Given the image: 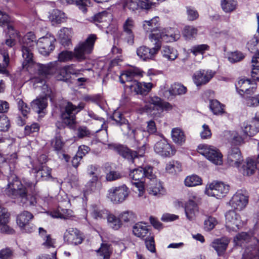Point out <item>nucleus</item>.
Listing matches in <instances>:
<instances>
[{"mask_svg": "<svg viewBox=\"0 0 259 259\" xmlns=\"http://www.w3.org/2000/svg\"><path fill=\"white\" fill-rule=\"evenodd\" d=\"M225 218L226 227L229 231H237L242 225L239 215L234 210L227 211Z\"/></svg>", "mask_w": 259, "mask_h": 259, "instance_id": "15", "label": "nucleus"}, {"mask_svg": "<svg viewBox=\"0 0 259 259\" xmlns=\"http://www.w3.org/2000/svg\"><path fill=\"white\" fill-rule=\"evenodd\" d=\"M230 240L226 237L214 239L211 244V246L217 251L220 256L225 252Z\"/></svg>", "mask_w": 259, "mask_h": 259, "instance_id": "23", "label": "nucleus"}, {"mask_svg": "<svg viewBox=\"0 0 259 259\" xmlns=\"http://www.w3.org/2000/svg\"><path fill=\"white\" fill-rule=\"evenodd\" d=\"M52 145L55 150L59 151L62 149L64 146V143L60 136H57L52 140Z\"/></svg>", "mask_w": 259, "mask_h": 259, "instance_id": "61", "label": "nucleus"}, {"mask_svg": "<svg viewBox=\"0 0 259 259\" xmlns=\"http://www.w3.org/2000/svg\"><path fill=\"white\" fill-rule=\"evenodd\" d=\"M13 252L10 248H5L0 250L1 259H12Z\"/></svg>", "mask_w": 259, "mask_h": 259, "instance_id": "64", "label": "nucleus"}, {"mask_svg": "<svg viewBox=\"0 0 259 259\" xmlns=\"http://www.w3.org/2000/svg\"><path fill=\"white\" fill-rule=\"evenodd\" d=\"M150 181L148 190L150 195L159 196L164 193L163 188L161 183L155 179V177Z\"/></svg>", "mask_w": 259, "mask_h": 259, "instance_id": "32", "label": "nucleus"}, {"mask_svg": "<svg viewBox=\"0 0 259 259\" xmlns=\"http://www.w3.org/2000/svg\"><path fill=\"white\" fill-rule=\"evenodd\" d=\"M71 30L67 28H63L59 32L60 43L64 47H68L71 44Z\"/></svg>", "mask_w": 259, "mask_h": 259, "instance_id": "34", "label": "nucleus"}, {"mask_svg": "<svg viewBox=\"0 0 259 259\" xmlns=\"http://www.w3.org/2000/svg\"><path fill=\"white\" fill-rule=\"evenodd\" d=\"M69 74H76L77 72L72 70V66H64L60 69L57 78L58 80H66L67 79Z\"/></svg>", "mask_w": 259, "mask_h": 259, "instance_id": "40", "label": "nucleus"}, {"mask_svg": "<svg viewBox=\"0 0 259 259\" xmlns=\"http://www.w3.org/2000/svg\"><path fill=\"white\" fill-rule=\"evenodd\" d=\"M153 44L155 46L152 48H149L145 46L138 48L137 50V55L144 61L152 59L161 47V43L159 41L154 42Z\"/></svg>", "mask_w": 259, "mask_h": 259, "instance_id": "14", "label": "nucleus"}, {"mask_svg": "<svg viewBox=\"0 0 259 259\" xmlns=\"http://www.w3.org/2000/svg\"><path fill=\"white\" fill-rule=\"evenodd\" d=\"M55 41V38L52 35L40 38L37 44L40 54L44 56L49 55L55 48L54 42Z\"/></svg>", "mask_w": 259, "mask_h": 259, "instance_id": "17", "label": "nucleus"}, {"mask_svg": "<svg viewBox=\"0 0 259 259\" xmlns=\"http://www.w3.org/2000/svg\"><path fill=\"white\" fill-rule=\"evenodd\" d=\"M37 173L45 180L51 178V169L46 165H42L37 171Z\"/></svg>", "mask_w": 259, "mask_h": 259, "instance_id": "55", "label": "nucleus"}, {"mask_svg": "<svg viewBox=\"0 0 259 259\" xmlns=\"http://www.w3.org/2000/svg\"><path fill=\"white\" fill-rule=\"evenodd\" d=\"M185 213L187 219L189 220H193L198 213V208L195 201L192 199L186 203Z\"/></svg>", "mask_w": 259, "mask_h": 259, "instance_id": "31", "label": "nucleus"}, {"mask_svg": "<svg viewBox=\"0 0 259 259\" xmlns=\"http://www.w3.org/2000/svg\"><path fill=\"white\" fill-rule=\"evenodd\" d=\"M143 72L138 68H131L125 70L122 73L119 80L121 83H124L125 81H131L135 77H141L143 76Z\"/></svg>", "mask_w": 259, "mask_h": 259, "instance_id": "25", "label": "nucleus"}, {"mask_svg": "<svg viewBox=\"0 0 259 259\" xmlns=\"http://www.w3.org/2000/svg\"><path fill=\"white\" fill-rule=\"evenodd\" d=\"M129 193L128 189L125 185L113 187L108 190V197L114 203H120L126 200Z\"/></svg>", "mask_w": 259, "mask_h": 259, "instance_id": "9", "label": "nucleus"}, {"mask_svg": "<svg viewBox=\"0 0 259 259\" xmlns=\"http://www.w3.org/2000/svg\"><path fill=\"white\" fill-rule=\"evenodd\" d=\"M209 107L214 114H220L224 112L223 105L216 100L210 101Z\"/></svg>", "mask_w": 259, "mask_h": 259, "instance_id": "49", "label": "nucleus"}, {"mask_svg": "<svg viewBox=\"0 0 259 259\" xmlns=\"http://www.w3.org/2000/svg\"><path fill=\"white\" fill-rule=\"evenodd\" d=\"M145 244L147 248L151 252H155V246L154 240L153 236L149 235V236L145 238Z\"/></svg>", "mask_w": 259, "mask_h": 259, "instance_id": "58", "label": "nucleus"}, {"mask_svg": "<svg viewBox=\"0 0 259 259\" xmlns=\"http://www.w3.org/2000/svg\"><path fill=\"white\" fill-rule=\"evenodd\" d=\"M258 121L259 118H255L250 123L244 122L241 126L242 131L243 133V135L241 137H235V139L240 143L247 136L251 137L257 133L259 132Z\"/></svg>", "mask_w": 259, "mask_h": 259, "instance_id": "12", "label": "nucleus"}, {"mask_svg": "<svg viewBox=\"0 0 259 259\" xmlns=\"http://www.w3.org/2000/svg\"><path fill=\"white\" fill-rule=\"evenodd\" d=\"M129 176L133 181H135L132 183L138 188L139 197L142 196L144 193V180L146 178L152 180L155 178V175L152 171V167L151 166L145 167L140 166L131 171Z\"/></svg>", "mask_w": 259, "mask_h": 259, "instance_id": "3", "label": "nucleus"}, {"mask_svg": "<svg viewBox=\"0 0 259 259\" xmlns=\"http://www.w3.org/2000/svg\"><path fill=\"white\" fill-rule=\"evenodd\" d=\"M62 3L65 2L68 4H76L79 6V8L83 12L87 11L86 6L88 3V0H61Z\"/></svg>", "mask_w": 259, "mask_h": 259, "instance_id": "53", "label": "nucleus"}, {"mask_svg": "<svg viewBox=\"0 0 259 259\" xmlns=\"http://www.w3.org/2000/svg\"><path fill=\"white\" fill-rule=\"evenodd\" d=\"M155 4L149 0H124L123 7L132 11H136L139 9L149 10Z\"/></svg>", "mask_w": 259, "mask_h": 259, "instance_id": "13", "label": "nucleus"}, {"mask_svg": "<svg viewBox=\"0 0 259 259\" xmlns=\"http://www.w3.org/2000/svg\"><path fill=\"white\" fill-rule=\"evenodd\" d=\"M64 239L69 244L76 245L81 244L83 238L79 230L71 228L66 230L64 235Z\"/></svg>", "mask_w": 259, "mask_h": 259, "instance_id": "18", "label": "nucleus"}, {"mask_svg": "<svg viewBox=\"0 0 259 259\" xmlns=\"http://www.w3.org/2000/svg\"><path fill=\"white\" fill-rule=\"evenodd\" d=\"M50 91L48 90L47 92H45V96L38 98L31 102L32 108L36 110L38 113L42 112L44 109L47 107L48 105V97L50 95Z\"/></svg>", "mask_w": 259, "mask_h": 259, "instance_id": "26", "label": "nucleus"}, {"mask_svg": "<svg viewBox=\"0 0 259 259\" xmlns=\"http://www.w3.org/2000/svg\"><path fill=\"white\" fill-rule=\"evenodd\" d=\"M221 6L224 12L230 13L236 9L237 2L236 0H221Z\"/></svg>", "mask_w": 259, "mask_h": 259, "instance_id": "35", "label": "nucleus"}, {"mask_svg": "<svg viewBox=\"0 0 259 259\" xmlns=\"http://www.w3.org/2000/svg\"><path fill=\"white\" fill-rule=\"evenodd\" d=\"M97 36L95 34H90L84 41L79 42L74 48L75 59L81 62L87 59V55L91 54L94 49Z\"/></svg>", "mask_w": 259, "mask_h": 259, "instance_id": "5", "label": "nucleus"}, {"mask_svg": "<svg viewBox=\"0 0 259 259\" xmlns=\"http://www.w3.org/2000/svg\"><path fill=\"white\" fill-rule=\"evenodd\" d=\"M73 58H75L74 51H63L58 54V61L62 62L71 61Z\"/></svg>", "mask_w": 259, "mask_h": 259, "instance_id": "46", "label": "nucleus"}, {"mask_svg": "<svg viewBox=\"0 0 259 259\" xmlns=\"http://www.w3.org/2000/svg\"><path fill=\"white\" fill-rule=\"evenodd\" d=\"M33 215L32 214L27 211H24L21 213L17 216V223L21 229H24L25 232H31L32 228H31L30 230H27L26 229L29 222L33 219Z\"/></svg>", "mask_w": 259, "mask_h": 259, "instance_id": "24", "label": "nucleus"}, {"mask_svg": "<svg viewBox=\"0 0 259 259\" xmlns=\"http://www.w3.org/2000/svg\"><path fill=\"white\" fill-rule=\"evenodd\" d=\"M257 169L255 161L251 158H247L242 164L240 171L244 176H249L254 174Z\"/></svg>", "mask_w": 259, "mask_h": 259, "instance_id": "27", "label": "nucleus"}, {"mask_svg": "<svg viewBox=\"0 0 259 259\" xmlns=\"http://www.w3.org/2000/svg\"><path fill=\"white\" fill-rule=\"evenodd\" d=\"M158 19V17L154 18L150 20L149 21H145L143 22V28L147 32L148 31H153L155 30H154V27L156 25V24L158 22L157 19ZM157 32V31H155V32Z\"/></svg>", "mask_w": 259, "mask_h": 259, "instance_id": "54", "label": "nucleus"}, {"mask_svg": "<svg viewBox=\"0 0 259 259\" xmlns=\"http://www.w3.org/2000/svg\"><path fill=\"white\" fill-rule=\"evenodd\" d=\"M184 183L187 187H194L202 184V179L199 176L193 175L186 178Z\"/></svg>", "mask_w": 259, "mask_h": 259, "instance_id": "41", "label": "nucleus"}, {"mask_svg": "<svg viewBox=\"0 0 259 259\" xmlns=\"http://www.w3.org/2000/svg\"><path fill=\"white\" fill-rule=\"evenodd\" d=\"M245 103L247 106L250 107H256L259 106V94L253 97H245Z\"/></svg>", "mask_w": 259, "mask_h": 259, "instance_id": "52", "label": "nucleus"}, {"mask_svg": "<svg viewBox=\"0 0 259 259\" xmlns=\"http://www.w3.org/2000/svg\"><path fill=\"white\" fill-rule=\"evenodd\" d=\"M56 62H51L47 64H41L39 66L38 72L40 77L45 78L53 74L56 70Z\"/></svg>", "mask_w": 259, "mask_h": 259, "instance_id": "29", "label": "nucleus"}, {"mask_svg": "<svg viewBox=\"0 0 259 259\" xmlns=\"http://www.w3.org/2000/svg\"><path fill=\"white\" fill-rule=\"evenodd\" d=\"M129 87L137 95L146 96L150 92L153 84L151 82H141L134 80Z\"/></svg>", "mask_w": 259, "mask_h": 259, "instance_id": "20", "label": "nucleus"}, {"mask_svg": "<svg viewBox=\"0 0 259 259\" xmlns=\"http://www.w3.org/2000/svg\"><path fill=\"white\" fill-rule=\"evenodd\" d=\"M217 224V221L214 218L209 217L204 221V228L206 231H209L212 230Z\"/></svg>", "mask_w": 259, "mask_h": 259, "instance_id": "56", "label": "nucleus"}, {"mask_svg": "<svg viewBox=\"0 0 259 259\" xmlns=\"http://www.w3.org/2000/svg\"><path fill=\"white\" fill-rule=\"evenodd\" d=\"M229 185L222 182L215 181L210 183L205 189V194L209 196L220 199L225 197L229 191Z\"/></svg>", "mask_w": 259, "mask_h": 259, "instance_id": "8", "label": "nucleus"}, {"mask_svg": "<svg viewBox=\"0 0 259 259\" xmlns=\"http://www.w3.org/2000/svg\"><path fill=\"white\" fill-rule=\"evenodd\" d=\"M198 30L192 26H186L183 30L184 37L188 39L194 37L197 34Z\"/></svg>", "mask_w": 259, "mask_h": 259, "instance_id": "51", "label": "nucleus"}, {"mask_svg": "<svg viewBox=\"0 0 259 259\" xmlns=\"http://www.w3.org/2000/svg\"><path fill=\"white\" fill-rule=\"evenodd\" d=\"M121 39L126 41L130 45H133L134 42V34L133 31H122L121 34Z\"/></svg>", "mask_w": 259, "mask_h": 259, "instance_id": "59", "label": "nucleus"}, {"mask_svg": "<svg viewBox=\"0 0 259 259\" xmlns=\"http://www.w3.org/2000/svg\"><path fill=\"white\" fill-rule=\"evenodd\" d=\"M179 33H173V30L171 28H163L159 30L158 32L152 33L149 35V39L151 42H156L161 39L162 41L166 42H172L179 38Z\"/></svg>", "mask_w": 259, "mask_h": 259, "instance_id": "10", "label": "nucleus"}, {"mask_svg": "<svg viewBox=\"0 0 259 259\" xmlns=\"http://www.w3.org/2000/svg\"><path fill=\"white\" fill-rule=\"evenodd\" d=\"M186 9L189 20L194 21L198 18L199 14L195 9L190 7H187Z\"/></svg>", "mask_w": 259, "mask_h": 259, "instance_id": "63", "label": "nucleus"}, {"mask_svg": "<svg viewBox=\"0 0 259 259\" xmlns=\"http://www.w3.org/2000/svg\"><path fill=\"white\" fill-rule=\"evenodd\" d=\"M250 239V235L246 232L238 234L234 238V241L238 245L241 246L244 243L248 242Z\"/></svg>", "mask_w": 259, "mask_h": 259, "instance_id": "48", "label": "nucleus"}, {"mask_svg": "<svg viewBox=\"0 0 259 259\" xmlns=\"http://www.w3.org/2000/svg\"><path fill=\"white\" fill-rule=\"evenodd\" d=\"M108 15V13L106 11H103L95 15L92 19L94 23L105 21Z\"/></svg>", "mask_w": 259, "mask_h": 259, "instance_id": "60", "label": "nucleus"}, {"mask_svg": "<svg viewBox=\"0 0 259 259\" xmlns=\"http://www.w3.org/2000/svg\"><path fill=\"white\" fill-rule=\"evenodd\" d=\"M147 101L148 103L153 105L154 107L157 110H168L172 108L171 105L169 103L163 101L157 96L150 97Z\"/></svg>", "mask_w": 259, "mask_h": 259, "instance_id": "28", "label": "nucleus"}, {"mask_svg": "<svg viewBox=\"0 0 259 259\" xmlns=\"http://www.w3.org/2000/svg\"><path fill=\"white\" fill-rule=\"evenodd\" d=\"M166 171L170 174H177L182 170V165L178 161H171L166 166Z\"/></svg>", "mask_w": 259, "mask_h": 259, "instance_id": "42", "label": "nucleus"}, {"mask_svg": "<svg viewBox=\"0 0 259 259\" xmlns=\"http://www.w3.org/2000/svg\"><path fill=\"white\" fill-rule=\"evenodd\" d=\"M99 255L102 256L103 259H109L111 253L110 245L108 244L102 243L97 250Z\"/></svg>", "mask_w": 259, "mask_h": 259, "instance_id": "47", "label": "nucleus"}, {"mask_svg": "<svg viewBox=\"0 0 259 259\" xmlns=\"http://www.w3.org/2000/svg\"><path fill=\"white\" fill-rule=\"evenodd\" d=\"M244 58L243 54L239 51L232 52L228 57L230 62L235 63L241 61Z\"/></svg>", "mask_w": 259, "mask_h": 259, "instance_id": "57", "label": "nucleus"}, {"mask_svg": "<svg viewBox=\"0 0 259 259\" xmlns=\"http://www.w3.org/2000/svg\"><path fill=\"white\" fill-rule=\"evenodd\" d=\"M108 211L106 209H101L97 206H93V210L91 212L92 217L96 219H103L106 218L108 214Z\"/></svg>", "mask_w": 259, "mask_h": 259, "instance_id": "44", "label": "nucleus"}, {"mask_svg": "<svg viewBox=\"0 0 259 259\" xmlns=\"http://www.w3.org/2000/svg\"><path fill=\"white\" fill-rule=\"evenodd\" d=\"M248 203V197L241 190L238 191L230 201L231 206L235 209L241 210Z\"/></svg>", "mask_w": 259, "mask_h": 259, "instance_id": "19", "label": "nucleus"}, {"mask_svg": "<svg viewBox=\"0 0 259 259\" xmlns=\"http://www.w3.org/2000/svg\"><path fill=\"white\" fill-rule=\"evenodd\" d=\"M122 178L121 174L118 171L111 170L106 174V179L108 181H113Z\"/></svg>", "mask_w": 259, "mask_h": 259, "instance_id": "62", "label": "nucleus"}, {"mask_svg": "<svg viewBox=\"0 0 259 259\" xmlns=\"http://www.w3.org/2000/svg\"><path fill=\"white\" fill-rule=\"evenodd\" d=\"M159 136L162 138V139L155 144L154 147L155 152L163 157L173 155L175 154V151L171 146L167 142L162 134H160Z\"/></svg>", "mask_w": 259, "mask_h": 259, "instance_id": "16", "label": "nucleus"}, {"mask_svg": "<svg viewBox=\"0 0 259 259\" xmlns=\"http://www.w3.org/2000/svg\"><path fill=\"white\" fill-rule=\"evenodd\" d=\"M133 232L136 236L143 239L150 235L149 230L145 224H136L133 228Z\"/></svg>", "mask_w": 259, "mask_h": 259, "instance_id": "33", "label": "nucleus"}, {"mask_svg": "<svg viewBox=\"0 0 259 259\" xmlns=\"http://www.w3.org/2000/svg\"><path fill=\"white\" fill-rule=\"evenodd\" d=\"M106 218L107 219V222L109 225L112 229L116 230L120 228L121 226V221L114 214H110L108 212V215L107 216Z\"/></svg>", "mask_w": 259, "mask_h": 259, "instance_id": "43", "label": "nucleus"}, {"mask_svg": "<svg viewBox=\"0 0 259 259\" xmlns=\"http://www.w3.org/2000/svg\"><path fill=\"white\" fill-rule=\"evenodd\" d=\"M161 53L163 57L170 61L175 60L178 57L177 51L167 46L162 47Z\"/></svg>", "mask_w": 259, "mask_h": 259, "instance_id": "37", "label": "nucleus"}, {"mask_svg": "<svg viewBox=\"0 0 259 259\" xmlns=\"http://www.w3.org/2000/svg\"><path fill=\"white\" fill-rule=\"evenodd\" d=\"M236 87L241 95V92L245 94H251L254 93L255 90V88L250 87V80L245 79H240L236 84Z\"/></svg>", "mask_w": 259, "mask_h": 259, "instance_id": "30", "label": "nucleus"}, {"mask_svg": "<svg viewBox=\"0 0 259 259\" xmlns=\"http://www.w3.org/2000/svg\"><path fill=\"white\" fill-rule=\"evenodd\" d=\"M198 152L216 165L222 163V155L216 148L204 144L198 147Z\"/></svg>", "mask_w": 259, "mask_h": 259, "instance_id": "7", "label": "nucleus"}, {"mask_svg": "<svg viewBox=\"0 0 259 259\" xmlns=\"http://www.w3.org/2000/svg\"><path fill=\"white\" fill-rule=\"evenodd\" d=\"M171 138L175 143L180 145L182 144L185 141L184 132L179 128H174L172 130Z\"/></svg>", "mask_w": 259, "mask_h": 259, "instance_id": "38", "label": "nucleus"}, {"mask_svg": "<svg viewBox=\"0 0 259 259\" xmlns=\"http://www.w3.org/2000/svg\"><path fill=\"white\" fill-rule=\"evenodd\" d=\"M170 96L182 95L187 92V88L180 83H174L167 91Z\"/></svg>", "mask_w": 259, "mask_h": 259, "instance_id": "39", "label": "nucleus"}, {"mask_svg": "<svg viewBox=\"0 0 259 259\" xmlns=\"http://www.w3.org/2000/svg\"><path fill=\"white\" fill-rule=\"evenodd\" d=\"M8 184L5 189L6 194L21 205L25 207L34 206L37 201L34 195L28 194L29 189L35 187V184L30 181L22 183L14 174H10L8 177Z\"/></svg>", "mask_w": 259, "mask_h": 259, "instance_id": "1", "label": "nucleus"}, {"mask_svg": "<svg viewBox=\"0 0 259 259\" xmlns=\"http://www.w3.org/2000/svg\"><path fill=\"white\" fill-rule=\"evenodd\" d=\"M214 75L212 70H201L196 72L193 76V80L197 86L207 83Z\"/></svg>", "mask_w": 259, "mask_h": 259, "instance_id": "22", "label": "nucleus"}, {"mask_svg": "<svg viewBox=\"0 0 259 259\" xmlns=\"http://www.w3.org/2000/svg\"><path fill=\"white\" fill-rule=\"evenodd\" d=\"M243 161V157L239 149L237 147H231L228 153L227 162L234 167H239Z\"/></svg>", "mask_w": 259, "mask_h": 259, "instance_id": "21", "label": "nucleus"}, {"mask_svg": "<svg viewBox=\"0 0 259 259\" xmlns=\"http://www.w3.org/2000/svg\"><path fill=\"white\" fill-rule=\"evenodd\" d=\"M145 146L144 145L138 149V151H133L123 145H119L115 147V150L118 153L122 156L123 158L134 162V160L136 158L139 156H143L145 150Z\"/></svg>", "mask_w": 259, "mask_h": 259, "instance_id": "11", "label": "nucleus"}, {"mask_svg": "<svg viewBox=\"0 0 259 259\" xmlns=\"http://www.w3.org/2000/svg\"><path fill=\"white\" fill-rule=\"evenodd\" d=\"M19 42L21 46L22 57L24 59L23 67L27 68V66L33 62L32 49L36 44L35 35L33 32H29L23 37L20 36Z\"/></svg>", "mask_w": 259, "mask_h": 259, "instance_id": "2", "label": "nucleus"}, {"mask_svg": "<svg viewBox=\"0 0 259 259\" xmlns=\"http://www.w3.org/2000/svg\"><path fill=\"white\" fill-rule=\"evenodd\" d=\"M83 108L82 104L74 105L70 102L63 104L61 107V116L63 121L67 125H72L75 122V115Z\"/></svg>", "mask_w": 259, "mask_h": 259, "instance_id": "6", "label": "nucleus"}, {"mask_svg": "<svg viewBox=\"0 0 259 259\" xmlns=\"http://www.w3.org/2000/svg\"><path fill=\"white\" fill-rule=\"evenodd\" d=\"M209 49V47L207 45L202 44L193 46L190 49V52L195 56L203 55L205 51L208 50Z\"/></svg>", "mask_w": 259, "mask_h": 259, "instance_id": "50", "label": "nucleus"}, {"mask_svg": "<svg viewBox=\"0 0 259 259\" xmlns=\"http://www.w3.org/2000/svg\"><path fill=\"white\" fill-rule=\"evenodd\" d=\"M247 48L251 52L254 51H259V33L255 34L247 44Z\"/></svg>", "mask_w": 259, "mask_h": 259, "instance_id": "45", "label": "nucleus"}, {"mask_svg": "<svg viewBox=\"0 0 259 259\" xmlns=\"http://www.w3.org/2000/svg\"><path fill=\"white\" fill-rule=\"evenodd\" d=\"M112 119L115 121L117 125L121 126L123 134L130 139L139 142L143 138V132L139 130L131 129L126 120L119 112H115L113 114Z\"/></svg>", "mask_w": 259, "mask_h": 259, "instance_id": "4", "label": "nucleus"}, {"mask_svg": "<svg viewBox=\"0 0 259 259\" xmlns=\"http://www.w3.org/2000/svg\"><path fill=\"white\" fill-rule=\"evenodd\" d=\"M65 18V14L59 10H53L49 16L50 20L54 24H60L64 21Z\"/></svg>", "mask_w": 259, "mask_h": 259, "instance_id": "36", "label": "nucleus"}]
</instances>
